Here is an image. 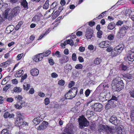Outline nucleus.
<instances>
[{
  "mask_svg": "<svg viewBox=\"0 0 134 134\" xmlns=\"http://www.w3.org/2000/svg\"><path fill=\"white\" fill-rule=\"evenodd\" d=\"M24 89L26 91L28 90L30 87V85L29 84L25 83L23 86Z\"/></svg>",
  "mask_w": 134,
  "mask_h": 134,
  "instance_id": "37998d69",
  "label": "nucleus"
},
{
  "mask_svg": "<svg viewBox=\"0 0 134 134\" xmlns=\"http://www.w3.org/2000/svg\"><path fill=\"white\" fill-rule=\"evenodd\" d=\"M15 99L17 100H19V102H22V101L21 100L23 98L20 95L16 96L15 97Z\"/></svg>",
  "mask_w": 134,
  "mask_h": 134,
  "instance_id": "09e8293b",
  "label": "nucleus"
},
{
  "mask_svg": "<svg viewBox=\"0 0 134 134\" xmlns=\"http://www.w3.org/2000/svg\"><path fill=\"white\" fill-rule=\"evenodd\" d=\"M10 87V85H7L3 88V90L4 91H6Z\"/></svg>",
  "mask_w": 134,
  "mask_h": 134,
  "instance_id": "5fc2aeb1",
  "label": "nucleus"
},
{
  "mask_svg": "<svg viewBox=\"0 0 134 134\" xmlns=\"http://www.w3.org/2000/svg\"><path fill=\"white\" fill-rule=\"evenodd\" d=\"M119 69L120 70H122L125 71L127 70L128 69L127 65H124L123 64H121L120 65Z\"/></svg>",
  "mask_w": 134,
  "mask_h": 134,
  "instance_id": "c756f323",
  "label": "nucleus"
},
{
  "mask_svg": "<svg viewBox=\"0 0 134 134\" xmlns=\"http://www.w3.org/2000/svg\"><path fill=\"white\" fill-rule=\"evenodd\" d=\"M17 116L18 118H23L21 114L19 111H17L16 112Z\"/></svg>",
  "mask_w": 134,
  "mask_h": 134,
  "instance_id": "0e129e2a",
  "label": "nucleus"
},
{
  "mask_svg": "<svg viewBox=\"0 0 134 134\" xmlns=\"http://www.w3.org/2000/svg\"><path fill=\"white\" fill-rule=\"evenodd\" d=\"M114 36L112 34H110L108 37V38L110 40H113L114 38Z\"/></svg>",
  "mask_w": 134,
  "mask_h": 134,
  "instance_id": "680f3d73",
  "label": "nucleus"
},
{
  "mask_svg": "<svg viewBox=\"0 0 134 134\" xmlns=\"http://www.w3.org/2000/svg\"><path fill=\"white\" fill-rule=\"evenodd\" d=\"M24 71L23 70H20L17 71L15 74V75L16 77H20L23 74Z\"/></svg>",
  "mask_w": 134,
  "mask_h": 134,
  "instance_id": "a878e982",
  "label": "nucleus"
},
{
  "mask_svg": "<svg viewBox=\"0 0 134 134\" xmlns=\"http://www.w3.org/2000/svg\"><path fill=\"white\" fill-rule=\"evenodd\" d=\"M125 58H126V60L127 61H129L131 62H133L134 61V60L133 59L132 57H131V55L130 52H129V54L126 55Z\"/></svg>",
  "mask_w": 134,
  "mask_h": 134,
  "instance_id": "cd10ccee",
  "label": "nucleus"
},
{
  "mask_svg": "<svg viewBox=\"0 0 134 134\" xmlns=\"http://www.w3.org/2000/svg\"><path fill=\"white\" fill-rule=\"evenodd\" d=\"M79 119V127L80 129H82L89 125V122L85 118H82L81 119Z\"/></svg>",
  "mask_w": 134,
  "mask_h": 134,
  "instance_id": "39448f33",
  "label": "nucleus"
},
{
  "mask_svg": "<svg viewBox=\"0 0 134 134\" xmlns=\"http://www.w3.org/2000/svg\"><path fill=\"white\" fill-rule=\"evenodd\" d=\"M117 72V71L115 68H113L110 70L109 75L111 76H114L116 75Z\"/></svg>",
  "mask_w": 134,
  "mask_h": 134,
  "instance_id": "e433bc0d",
  "label": "nucleus"
},
{
  "mask_svg": "<svg viewBox=\"0 0 134 134\" xmlns=\"http://www.w3.org/2000/svg\"><path fill=\"white\" fill-rule=\"evenodd\" d=\"M14 29V26L12 25H11L7 27L5 32L7 34H9L13 31Z\"/></svg>",
  "mask_w": 134,
  "mask_h": 134,
  "instance_id": "2eb2a0df",
  "label": "nucleus"
},
{
  "mask_svg": "<svg viewBox=\"0 0 134 134\" xmlns=\"http://www.w3.org/2000/svg\"><path fill=\"white\" fill-rule=\"evenodd\" d=\"M49 0H46L45 3L43 6V9H47L49 6Z\"/></svg>",
  "mask_w": 134,
  "mask_h": 134,
  "instance_id": "ea45409f",
  "label": "nucleus"
},
{
  "mask_svg": "<svg viewBox=\"0 0 134 134\" xmlns=\"http://www.w3.org/2000/svg\"><path fill=\"white\" fill-rule=\"evenodd\" d=\"M92 111H91L90 110H87L86 113V116H87V117H88L89 116V115L91 114V113H92Z\"/></svg>",
  "mask_w": 134,
  "mask_h": 134,
  "instance_id": "bf43d9fd",
  "label": "nucleus"
},
{
  "mask_svg": "<svg viewBox=\"0 0 134 134\" xmlns=\"http://www.w3.org/2000/svg\"><path fill=\"white\" fill-rule=\"evenodd\" d=\"M117 121V118L113 116H111L109 120V121L115 125H116Z\"/></svg>",
  "mask_w": 134,
  "mask_h": 134,
  "instance_id": "4be33fe9",
  "label": "nucleus"
},
{
  "mask_svg": "<svg viewBox=\"0 0 134 134\" xmlns=\"http://www.w3.org/2000/svg\"><path fill=\"white\" fill-rule=\"evenodd\" d=\"M102 34L103 32L101 31H98L97 33V37L99 38H100L102 37Z\"/></svg>",
  "mask_w": 134,
  "mask_h": 134,
  "instance_id": "8fccbe9b",
  "label": "nucleus"
},
{
  "mask_svg": "<svg viewBox=\"0 0 134 134\" xmlns=\"http://www.w3.org/2000/svg\"><path fill=\"white\" fill-rule=\"evenodd\" d=\"M110 132L113 134H121L122 133V130L120 127H112L110 128Z\"/></svg>",
  "mask_w": 134,
  "mask_h": 134,
  "instance_id": "423d86ee",
  "label": "nucleus"
},
{
  "mask_svg": "<svg viewBox=\"0 0 134 134\" xmlns=\"http://www.w3.org/2000/svg\"><path fill=\"white\" fill-rule=\"evenodd\" d=\"M110 42L107 41L101 42L99 44V46L102 48H106L108 47L109 44Z\"/></svg>",
  "mask_w": 134,
  "mask_h": 134,
  "instance_id": "9d476101",
  "label": "nucleus"
},
{
  "mask_svg": "<svg viewBox=\"0 0 134 134\" xmlns=\"http://www.w3.org/2000/svg\"><path fill=\"white\" fill-rule=\"evenodd\" d=\"M107 125H104L103 128V132H105L108 134H109V132H110V128Z\"/></svg>",
  "mask_w": 134,
  "mask_h": 134,
  "instance_id": "2f4dec72",
  "label": "nucleus"
},
{
  "mask_svg": "<svg viewBox=\"0 0 134 134\" xmlns=\"http://www.w3.org/2000/svg\"><path fill=\"white\" fill-rule=\"evenodd\" d=\"M14 115L13 114H10V113L8 112H6L4 113V114L3 116L5 118H13L14 116Z\"/></svg>",
  "mask_w": 134,
  "mask_h": 134,
  "instance_id": "5701e85b",
  "label": "nucleus"
},
{
  "mask_svg": "<svg viewBox=\"0 0 134 134\" xmlns=\"http://www.w3.org/2000/svg\"><path fill=\"white\" fill-rule=\"evenodd\" d=\"M10 131L7 129H4L2 131L1 134H9Z\"/></svg>",
  "mask_w": 134,
  "mask_h": 134,
  "instance_id": "49530a36",
  "label": "nucleus"
},
{
  "mask_svg": "<svg viewBox=\"0 0 134 134\" xmlns=\"http://www.w3.org/2000/svg\"><path fill=\"white\" fill-rule=\"evenodd\" d=\"M43 120V118L40 116L35 118L33 119V121L35 124L37 125L39 124L41 121H42Z\"/></svg>",
  "mask_w": 134,
  "mask_h": 134,
  "instance_id": "ddd939ff",
  "label": "nucleus"
},
{
  "mask_svg": "<svg viewBox=\"0 0 134 134\" xmlns=\"http://www.w3.org/2000/svg\"><path fill=\"white\" fill-rule=\"evenodd\" d=\"M124 48V45L122 44H121L117 46L115 48V49L118 50L119 52L121 53L123 50Z\"/></svg>",
  "mask_w": 134,
  "mask_h": 134,
  "instance_id": "412c9836",
  "label": "nucleus"
},
{
  "mask_svg": "<svg viewBox=\"0 0 134 134\" xmlns=\"http://www.w3.org/2000/svg\"><path fill=\"white\" fill-rule=\"evenodd\" d=\"M71 66L69 64H67L64 67V70L66 73H68L72 69Z\"/></svg>",
  "mask_w": 134,
  "mask_h": 134,
  "instance_id": "a211bd4d",
  "label": "nucleus"
},
{
  "mask_svg": "<svg viewBox=\"0 0 134 134\" xmlns=\"http://www.w3.org/2000/svg\"><path fill=\"white\" fill-rule=\"evenodd\" d=\"M20 9V8L19 7L14 8L12 11L8 9H6L4 13V18L8 17L9 20H11L13 17L16 15L19 12Z\"/></svg>",
  "mask_w": 134,
  "mask_h": 134,
  "instance_id": "f03ea898",
  "label": "nucleus"
},
{
  "mask_svg": "<svg viewBox=\"0 0 134 134\" xmlns=\"http://www.w3.org/2000/svg\"><path fill=\"white\" fill-rule=\"evenodd\" d=\"M83 68V66L81 64H77L75 67L76 69H81Z\"/></svg>",
  "mask_w": 134,
  "mask_h": 134,
  "instance_id": "864d4df0",
  "label": "nucleus"
},
{
  "mask_svg": "<svg viewBox=\"0 0 134 134\" xmlns=\"http://www.w3.org/2000/svg\"><path fill=\"white\" fill-rule=\"evenodd\" d=\"M23 103L22 102H18V103L14 105L15 107L17 109H21Z\"/></svg>",
  "mask_w": 134,
  "mask_h": 134,
  "instance_id": "c9c22d12",
  "label": "nucleus"
},
{
  "mask_svg": "<svg viewBox=\"0 0 134 134\" xmlns=\"http://www.w3.org/2000/svg\"><path fill=\"white\" fill-rule=\"evenodd\" d=\"M103 109V106L102 105L99 103L95 104L92 108V109L96 112L101 111Z\"/></svg>",
  "mask_w": 134,
  "mask_h": 134,
  "instance_id": "0eeeda50",
  "label": "nucleus"
},
{
  "mask_svg": "<svg viewBox=\"0 0 134 134\" xmlns=\"http://www.w3.org/2000/svg\"><path fill=\"white\" fill-rule=\"evenodd\" d=\"M13 91L15 92H20L22 91V89L19 87H14Z\"/></svg>",
  "mask_w": 134,
  "mask_h": 134,
  "instance_id": "a19ab883",
  "label": "nucleus"
},
{
  "mask_svg": "<svg viewBox=\"0 0 134 134\" xmlns=\"http://www.w3.org/2000/svg\"><path fill=\"white\" fill-rule=\"evenodd\" d=\"M116 25L114 23L111 22L109 23L108 26L107 28L109 30H113L115 27Z\"/></svg>",
  "mask_w": 134,
  "mask_h": 134,
  "instance_id": "bb28decb",
  "label": "nucleus"
},
{
  "mask_svg": "<svg viewBox=\"0 0 134 134\" xmlns=\"http://www.w3.org/2000/svg\"><path fill=\"white\" fill-rule=\"evenodd\" d=\"M104 125H100L98 127V131L99 132H103V128Z\"/></svg>",
  "mask_w": 134,
  "mask_h": 134,
  "instance_id": "a18cd8bd",
  "label": "nucleus"
},
{
  "mask_svg": "<svg viewBox=\"0 0 134 134\" xmlns=\"http://www.w3.org/2000/svg\"><path fill=\"white\" fill-rule=\"evenodd\" d=\"M20 127L24 130H26L29 128L28 124L26 122H23Z\"/></svg>",
  "mask_w": 134,
  "mask_h": 134,
  "instance_id": "c85d7f7f",
  "label": "nucleus"
},
{
  "mask_svg": "<svg viewBox=\"0 0 134 134\" xmlns=\"http://www.w3.org/2000/svg\"><path fill=\"white\" fill-rule=\"evenodd\" d=\"M129 29V25H124L123 26L119 28V32L117 34V36L119 38H121L125 35L126 32V31Z\"/></svg>",
  "mask_w": 134,
  "mask_h": 134,
  "instance_id": "7ed1b4c3",
  "label": "nucleus"
},
{
  "mask_svg": "<svg viewBox=\"0 0 134 134\" xmlns=\"http://www.w3.org/2000/svg\"><path fill=\"white\" fill-rule=\"evenodd\" d=\"M72 59L74 61H76V54L74 53L72 54Z\"/></svg>",
  "mask_w": 134,
  "mask_h": 134,
  "instance_id": "774afa93",
  "label": "nucleus"
},
{
  "mask_svg": "<svg viewBox=\"0 0 134 134\" xmlns=\"http://www.w3.org/2000/svg\"><path fill=\"white\" fill-rule=\"evenodd\" d=\"M102 61V59L100 58H97L94 60V63L96 65L99 64Z\"/></svg>",
  "mask_w": 134,
  "mask_h": 134,
  "instance_id": "72a5a7b5",
  "label": "nucleus"
},
{
  "mask_svg": "<svg viewBox=\"0 0 134 134\" xmlns=\"http://www.w3.org/2000/svg\"><path fill=\"white\" fill-rule=\"evenodd\" d=\"M23 122V118H18L15 123L16 126L20 127Z\"/></svg>",
  "mask_w": 134,
  "mask_h": 134,
  "instance_id": "6ab92c4d",
  "label": "nucleus"
},
{
  "mask_svg": "<svg viewBox=\"0 0 134 134\" xmlns=\"http://www.w3.org/2000/svg\"><path fill=\"white\" fill-rule=\"evenodd\" d=\"M27 77V75L26 74H24V75L21 78L20 81L21 82H22Z\"/></svg>",
  "mask_w": 134,
  "mask_h": 134,
  "instance_id": "e2e57ef3",
  "label": "nucleus"
},
{
  "mask_svg": "<svg viewBox=\"0 0 134 134\" xmlns=\"http://www.w3.org/2000/svg\"><path fill=\"white\" fill-rule=\"evenodd\" d=\"M73 126L71 125L70 126L66 127L65 129V131L68 134H72L73 133Z\"/></svg>",
  "mask_w": 134,
  "mask_h": 134,
  "instance_id": "1a4fd4ad",
  "label": "nucleus"
},
{
  "mask_svg": "<svg viewBox=\"0 0 134 134\" xmlns=\"http://www.w3.org/2000/svg\"><path fill=\"white\" fill-rule=\"evenodd\" d=\"M51 52L50 51L48 50L44 52L41 53L42 54H41L42 56L46 57L48 56L51 53Z\"/></svg>",
  "mask_w": 134,
  "mask_h": 134,
  "instance_id": "58836bf2",
  "label": "nucleus"
},
{
  "mask_svg": "<svg viewBox=\"0 0 134 134\" xmlns=\"http://www.w3.org/2000/svg\"><path fill=\"white\" fill-rule=\"evenodd\" d=\"M41 54H42L40 53L34 57L33 58V60L36 62L41 61L43 59V57L41 55Z\"/></svg>",
  "mask_w": 134,
  "mask_h": 134,
  "instance_id": "9b49d317",
  "label": "nucleus"
},
{
  "mask_svg": "<svg viewBox=\"0 0 134 134\" xmlns=\"http://www.w3.org/2000/svg\"><path fill=\"white\" fill-rule=\"evenodd\" d=\"M129 93H130L131 96L134 98V88H130L129 90Z\"/></svg>",
  "mask_w": 134,
  "mask_h": 134,
  "instance_id": "c03bdc74",
  "label": "nucleus"
},
{
  "mask_svg": "<svg viewBox=\"0 0 134 134\" xmlns=\"http://www.w3.org/2000/svg\"><path fill=\"white\" fill-rule=\"evenodd\" d=\"M69 91L72 94L75 95L74 97H75L77 92V88L76 87H74L71 88Z\"/></svg>",
  "mask_w": 134,
  "mask_h": 134,
  "instance_id": "b1692460",
  "label": "nucleus"
},
{
  "mask_svg": "<svg viewBox=\"0 0 134 134\" xmlns=\"http://www.w3.org/2000/svg\"><path fill=\"white\" fill-rule=\"evenodd\" d=\"M125 12L126 14L129 15L130 17L133 14L134 12L133 11H132L130 9H128L126 10Z\"/></svg>",
  "mask_w": 134,
  "mask_h": 134,
  "instance_id": "4c0bfd02",
  "label": "nucleus"
},
{
  "mask_svg": "<svg viewBox=\"0 0 134 134\" xmlns=\"http://www.w3.org/2000/svg\"><path fill=\"white\" fill-rule=\"evenodd\" d=\"M51 76L52 77L55 78L58 76V74L55 72H53L51 74Z\"/></svg>",
  "mask_w": 134,
  "mask_h": 134,
  "instance_id": "052dcab7",
  "label": "nucleus"
},
{
  "mask_svg": "<svg viewBox=\"0 0 134 134\" xmlns=\"http://www.w3.org/2000/svg\"><path fill=\"white\" fill-rule=\"evenodd\" d=\"M108 103L110 105L111 107H114L116 106L115 104V102L114 101H112L111 100H110L108 101Z\"/></svg>",
  "mask_w": 134,
  "mask_h": 134,
  "instance_id": "de8ad7c7",
  "label": "nucleus"
},
{
  "mask_svg": "<svg viewBox=\"0 0 134 134\" xmlns=\"http://www.w3.org/2000/svg\"><path fill=\"white\" fill-rule=\"evenodd\" d=\"M91 93V91L89 89H87L85 92V94L86 97H87Z\"/></svg>",
  "mask_w": 134,
  "mask_h": 134,
  "instance_id": "603ef678",
  "label": "nucleus"
},
{
  "mask_svg": "<svg viewBox=\"0 0 134 134\" xmlns=\"http://www.w3.org/2000/svg\"><path fill=\"white\" fill-rule=\"evenodd\" d=\"M11 63L10 61V60H8L5 62L1 63L0 64V66L2 68H5Z\"/></svg>",
  "mask_w": 134,
  "mask_h": 134,
  "instance_id": "393cba45",
  "label": "nucleus"
},
{
  "mask_svg": "<svg viewBox=\"0 0 134 134\" xmlns=\"http://www.w3.org/2000/svg\"><path fill=\"white\" fill-rule=\"evenodd\" d=\"M21 5L25 10L29 8L28 3L26 0H23L21 2Z\"/></svg>",
  "mask_w": 134,
  "mask_h": 134,
  "instance_id": "aec40b11",
  "label": "nucleus"
},
{
  "mask_svg": "<svg viewBox=\"0 0 134 134\" xmlns=\"http://www.w3.org/2000/svg\"><path fill=\"white\" fill-rule=\"evenodd\" d=\"M104 90L103 91V92H102L100 94V96L99 98V99L100 101L102 102H103L104 101L107 100L106 99V96L107 94L110 95V93L109 90L107 89L108 88V87L105 86V87H104Z\"/></svg>",
  "mask_w": 134,
  "mask_h": 134,
  "instance_id": "20e7f679",
  "label": "nucleus"
},
{
  "mask_svg": "<svg viewBox=\"0 0 134 134\" xmlns=\"http://www.w3.org/2000/svg\"><path fill=\"white\" fill-rule=\"evenodd\" d=\"M57 4L56 2H53L50 6V8L51 10H53V9L57 5Z\"/></svg>",
  "mask_w": 134,
  "mask_h": 134,
  "instance_id": "3c124183",
  "label": "nucleus"
},
{
  "mask_svg": "<svg viewBox=\"0 0 134 134\" xmlns=\"http://www.w3.org/2000/svg\"><path fill=\"white\" fill-rule=\"evenodd\" d=\"M66 98L63 97L60 99L59 102L61 103V104L62 105H65L67 103L66 101Z\"/></svg>",
  "mask_w": 134,
  "mask_h": 134,
  "instance_id": "473e14b6",
  "label": "nucleus"
},
{
  "mask_svg": "<svg viewBox=\"0 0 134 134\" xmlns=\"http://www.w3.org/2000/svg\"><path fill=\"white\" fill-rule=\"evenodd\" d=\"M93 32L91 30H87L85 36L87 39H91L93 37Z\"/></svg>",
  "mask_w": 134,
  "mask_h": 134,
  "instance_id": "4468645a",
  "label": "nucleus"
},
{
  "mask_svg": "<svg viewBox=\"0 0 134 134\" xmlns=\"http://www.w3.org/2000/svg\"><path fill=\"white\" fill-rule=\"evenodd\" d=\"M68 44H69L71 46H73L74 44L73 41L71 39L68 40Z\"/></svg>",
  "mask_w": 134,
  "mask_h": 134,
  "instance_id": "13d9d810",
  "label": "nucleus"
},
{
  "mask_svg": "<svg viewBox=\"0 0 134 134\" xmlns=\"http://www.w3.org/2000/svg\"><path fill=\"white\" fill-rule=\"evenodd\" d=\"M111 86L113 91L119 92L123 88L124 84L121 78L117 77L112 81Z\"/></svg>",
  "mask_w": 134,
  "mask_h": 134,
  "instance_id": "f257e3e1",
  "label": "nucleus"
},
{
  "mask_svg": "<svg viewBox=\"0 0 134 134\" xmlns=\"http://www.w3.org/2000/svg\"><path fill=\"white\" fill-rule=\"evenodd\" d=\"M58 84L61 86H63L65 84V81L62 80H59L58 83Z\"/></svg>",
  "mask_w": 134,
  "mask_h": 134,
  "instance_id": "4d7b16f0",
  "label": "nucleus"
},
{
  "mask_svg": "<svg viewBox=\"0 0 134 134\" xmlns=\"http://www.w3.org/2000/svg\"><path fill=\"white\" fill-rule=\"evenodd\" d=\"M75 95L72 94L70 91H69L65 95V97L66 98V99H72L74 98Z\"/></svg>",
  "mask_w": 134,
  "mask_h": 134,
  "instance_id": "dca6fc26",
  "label": "nucleus"
},
{
  "mask_svg": "<svg viewBox=\"0 0 134 134\" xmlns=\"http://www.w3.org/2000/svg\"><path fill=\"white\" fill-rule=\"evenodd\" d=\"M60 12L59 11H56L52 15V18L53 19H55L58 16Z\"/></svg>",
  "mask_w": 134,
  "mask_h": 134,
  "instance_id": "79ce46f5",
  "label": "nucleus"
},
{
  "mask_svg": "<svg viewBox=\"0 0 134 134\" xmlns=\"http://www.w3.org/2000/svg\"><path fill=\"white\" fill-rule=\"evenodd\" d=\"M44 102L45 105H47L49 103V99L48 98H46L45 99Z\"/></svg>",
  "mask_w": 134,
  "mask_h": 134,
  "instance_id": "338daca9",
  "label": "nucleus"
},
{
  "mask_svg": "<svg viewBox=\"0 0 134 134\" xmlns=\"http://www.w3.org/2000/svg\"><path fill=\"white\" fill-rule=\"evenodd\" d=\"M124 24V22L122 21L119 20L116 23V25L117 26H121Z\"/></svg>",
  "mask_w": 134,
  "mask_h": 134,
  "instance_id": "6e6d98bb",
  "label": "nucleus"
},
{
  "mask_svg": "<svg viewBox=\"0 0 134 134\" xmlns=\"http://www.w3.org/2000/svg\"><path fill=\"white\" fill-rule=\"evenodd\" d=\"M30 73L34 76H36L39 74V70L36 68L32 69L31 70Z\"/></svg>",
  "mask_w": 134,
  "mask_h": 134,
  "instance_id": "f3484780",
  "label": "nucleus"
},
{
  "mask_svg": "<svg viewBox=\"0 0 134 134\" xmlns=\"http://www.w3.org/2000/svg\"><path fill=\"white\" fill-rule=\"evenodd\" d=\"M75 84V82L73 81H71L70 82L68 85V87L69 88L72 87Z\"/></svg>",
  "mask_w": 134,
  "mask_h": 134,
  "instance_id": "69168bd1",
  "label": "nucleus"
},
{
  "mask_svg": "<svg viewBox=\"0 0 134 134\" xmlns=\"http://www.w3.org/2000/svg\"><path fill=\"white\" fill-rule=\"evenodd\" d=\"M40 17L38 15H35L33 18L32 20L34 22L37 23L40 20Z\"/></svg>",
  "mask_w": 134,
  "mask_h": 134,
  "instance_id": "f704fd0d",
  "label": "nucleus"
},
{
  "mask_svg": "<svg viewBox=\"0 0 134 134\" xmlns=\"http://www.w3.org/2000/svg\"><path fill=\"white\" fill-rule=\"evenodd\" d=\"M48 125V122L43 121L40 125L37 127L36 129L39 130H43L47 127Z\"/></svg>",
  "mask_w": 134,
  "mask_h": 134,
  "instance_id": "6e6552de",
  "label": "nucleus"
},
{
  "mask_svg": "<svg viewBox=\"0 0 134 134\" xmlns=\"http://www.w3.org/2000/svg\"><path fill=\"white\" fill-rule=\"evenodd\" d=\"M69 60L68 57L65 55H64L59 59L60 62L61 64H63V63H65L67 62Z\"/></svg>",
  "mask_w": 134,
  "mask_h": 134,
  "instance_id": "f8f14e48",
  "label": "nucleus"
},
{
  "mask_svg": "<svg viewBox=\"0 0 134 134\" xmlns=\"http://www.w3.org/2000/svg\"><path fill=\"white\" fill-rule=\"evenodd\" d=\"M118 50H116L114 48V50L112 51L111 52V55L113 57L116 56L117 55H119L120 53Z\"/></svg>",
  "mask_w": 134,
  "mask_h": 134,
  "instance_id": "7c9ffc66",
  "label": "nucleus"
}]
</instances>
